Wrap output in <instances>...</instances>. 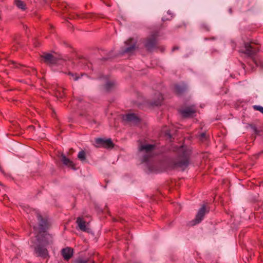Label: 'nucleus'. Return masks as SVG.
<instances>
[{
  "label": "nucleus",
  "mask_w": 263,
  "mask_h": 263,
  "mask_svg": "<svg viewBox=\"0 0 263 263\" xmlns=\"http://www.w3.org/2000/svg\"><path fill=\"white\" fill-rule=\"evenodd\" d=\"M260 47V46L258 43L254 42L245 43L244 46L240 49L239 51L251 57L259 50Z\"/></svg>",
  "instance_id": "1"
},
{
  "label": "nucleus",
  "mask_w": 263,
  "mask_h": 263,
  "mask_svg": "<svg viewBox=\"0 0 263 263\" xmlns=\"http://www.w3.org/2000/svg\"><path fill=\"white\" fill-rule=\"evenodd\" d=\"M180 151H182V154L179 157L178 161L175 162V165L176 167H180L184 170L189 164L191 151L188 149L185 150L183 146L180 148Z\"/></svg>",
  "instance_id": "2"
},
{
  "label": "nucleus",
  "mask_w": 263,
  "mask_h": 263,
  "mask_svg": "<svg viewBox=\"0 0 263 263\" xmlns=\"http://www.w3.org/2000/svg\"><path fill=\"white\" fill-rule=\"evenodd\" d=\"M157 36L156 34H152L146 40L145 46L148 50L151 51L158 48V42Z\"/></svg>",
  "instance_id": "3"
},
{
  "label": "nucleus",
  "mask_w": 263,
  "mask_h": 263,
  "mask_svg": "<svg viewBox=\"0 0 263 263\" xmlns=\"http://www.w3.org/2000/svg\"><path fill=\"white\" fill-rule=\"evenodd\" d=\"M95 145L98 147H103L106 148H112L114 144L110 139H104L102 138H97L95 140Z\"/></svg>",
  "instance_id": "4"
},
{
  "label": "nucleus",
  "mask_w": 263,
  "mask_h": 263,
  "mask_svg": "<svg viewBox=\"0 0 263 263\" xmlns=\"http://www.w3.org/2000/svg\"><path fill=\"white\" fill-rule=\"evenodd\" d=\"M205 213V206L204 205H203L202 207L199 210L198 213L196 215L195 219H194V220L192 221L193 223L192 224V225L194 226L200 222L202 220L203 217L204 216Z\"/></svg>",
  "instance_id": "5"
},
{
  "label": "nucleus",
  "mask_w": 263,
  "mask_h": 263,
  "mask_svg": "<svg viewBox=\"0 0 263 263\" xmlns=\"http://www.w3.org/2000/svg\"><path fill=\"white\" fill-rule=\"evenodd\" d=\"M196 109L194 106L187 107L184 109L180 110V113L184 118H188L192 117L196 112Z\"/></svg>",
  "instance_id": "6"
},
{
  "label": "nucleus",
  "mask_w": 263,
  "mask_h": 263,
  "mask_svg": "<svg viewBox=\"0 0 263 263\" xmlns=\"http://www.w3.org/2000/svg\"><path fill=\"white\" fill-rule=\"evenodd\" d=\"M61 254L64 259L68 261L72 257L73 254V250L70 247H66L62 250Z\"/></svg>",
  "instance_id": "7"
},
{
  "label": "nucleus",
  "mask_w": 263,
  "mask_h": 263,
  "mask_svg": "<svg viewBox=\"0 0 263 263\" xmlns=\"http://www.w3.org/2000/svg\"><path fill=\"white\" fill-rule=\"evenodd\" d=\"M42 57L44 62L47 64H55L57 62V59L53 55L49 53L45 54Z\"/></svg>",
  "instance_id": "8"
},
{
  "label": "nucleus",
  "mask_w": 263,
  "mask_h": 263,
  "mask_svg": "<svg viewBox=\"0 0 263 263\" xmlns=\"http://www.w3.org/2000/svg\"><path fill=\"white\" fill-rule=\"evenodd\" d=\"M76 222L79 229L84 232H86L88 230L87 228V224L86 221L84 220L83 218L79 217L77 218Z\"/></svg>",
  "instance_id": "9"
},
{
  "label": "nucleus",
  "mask_w": 263,
  "mask_h": 263,
  "mask_svg": "<svg viewBox=\"0 0 263 263\" xmlns=\"http://www.w3.org/2000/svg\"><path fill=\"white\" fill-rule=\"evenodd\" d=\"M35 252L38 256L44 258H47L48 256L47 250L41 246H39L35 248Z\"/></svg>",
  "instance_id": "10"
},
{
  "label": "nucleus",
  "mask_w": 263,
  "mask_h": 263,
  "mask_svg": "<svg viewBox=\"0 0 263 263\" xmlns=\"http://www.w3.org/2000/svg\"><path fill=\"white\" fill-rule=\"evenodd\" d=\"M123 119L125 121L137 123L139 121L138 118L134 114H127L123 116Z\"/></svg>",
  "instance_id": "11"
},
{
  "label": "nucleus",
  "mask_w": 263,
  "mask_h": 263,
  "mask_svg": "<svg viewBox=\"0 0 263 263\" xmlns=\"http://www.w3.org/2000/svg\"><path fill=\"white\" fill-rule=\"evenodd\" d=\"M154 145L146 144L144 145H141L139 147V149L141 152L145 151L147 155H151L152 152L154 149Z\"/></svg>",
  "instance_id": "12"
},
{
  "label": "nucleus",
  "mask_w": 263,
  "mask_h": 263,
  "mask_svg": "<svg viewBox=\"0 0 263 263\" xmlns=\"http://www.w3.org/2000/svg\"><path fill=\"white\" fill-rule=\"evenodd\" d=\"M62 161L64 164L75 170V165L72 161L66 157L65 156H62Z\"/></svg>",
  "instance_id": "13"
},
{
  "label": "nucleus",
  "mask_w": 263,
  "mask_h": 263,
  "mask_svg": "<svg viewBox=\"0 0 263 263\" xmlns=\"http://www.w3.org/2000/svg\"><path fill=\"white\" fill-rule=\"evenodd\" d=\"M92 14L86 13V14H75L72 13L70 15V18L77 19V18H89L91 17Z\"/></svg>",
  "instance_id": "14"
},
{
  "label": "nucleus",
  "mask_w": 263,
  "mask_h": 263,
  "mask_svg": "<svg viewBox=\"0 0 263 263\" xmlns=\"http://www.w3.org/2000/svg\"><path fill=\"white\" fill-rule=\"evenodd\" d=\"M126 45H130L129 47H127L125 52H129L135 49V44L134 39H129L126 42Z\"/></svg>",
  "instance_id": "15"
},
{
  "label": "nucleus",
  "mask_w": 263,
  "mask_h": 263,
  "mask_svg": "<svg viewBox=\"0 0 263 263\" xmlns=\"http://www.w3.org/2000/svg\"><path fill=\"white\" fill-rule=\"evenodd\" d=\"M57 98H63L65 95L64 90L63 88H59L55 92Z\"/></svg>",
  "instance_id": "16"
},
{
  "label": "nucleus",
  "mask_w": 263,
  "mask_h": 263,
  "mask_svg": "<svg viewBox=\"0 0 263 263\" xmlns=\"http://www.w3.org/2000/svg\"><path fill=\"white\" fill-rule=\"evenodd\" d=\"M26 211L27 212L30 213L31 212H32L33 213H34L36 214V217L37 218V219L39 220V221H42L43 219H42L41 215L39 213H37L36 211H35L34 210H31L29 207H28V208H26Z\"/></svg>",
  "instance_id": "17"
},
{
  "label": "nucleus",
  "mask_w": 263,
  "mask_h": 263,
  "mask_svg": "<svg viewBox=\"0 0 263 263\" xmlns=\"http://www.w3.org/2000/svg\"><path fill=\"white\" fill-rule=\"evenodd\" d=\"M15 4L18 8L22 10L25 9V5L23 2L20 0H15Z\"/></svg>",
  "instance_id": "18"
},
{
  "label": "nucleus",
  "mask_w": 263,
  "mask_h": 263,
  "mask_svg": "<svg viewBox=\"0 0 263 263\" xmlns=\"http://www.w3.org/2000/svg\"><path fill=\"white\" fill-rule=\"evenodd\" d=\"M78 158L81 161L86 160V153L84 151H80L78 155Z\"/></svg>",
  "instance_id": "19"
},
{
  "label": "nucleus",
  "mask_w": 263,
  "mask_h": 263,
  "mask_svg": "<svg viewBox=\"0 0 263 263\" xmlns=\"http://www.w3.org/2000/svg\"><path fill=\"white\" fill-rule=\"evenodd\" d=\"M76 263H94V261L91 260L83 259L79 258L76 260Z\"/></svg>",
  "instance_id": "20"
},
{
  "label": "nucleus",
  "mask_w": 263,
  "mask_h": 263,
  "mask_svg": "<svg viewBox=\"0 0 263 263\" xmlns=\"http://www.w3.org/2000/svg\"><path fill=\"white\" fill-rule=\"evenodd\" d=\"M162 101H163L162 96L160 94V95H159L158 100L155 102L153 104L156 106L160 105L161 104V103H162Z\"/></svg>",
  "instance_id": "21"
},
{
  "label": "nucleus",
  "mask_w": 263,
  "mask_h": 263,
  "mask_svg": "<svg viewBox=\"0 0 263 263\" xmlns=\"http://www.w3.org/2000/svg\"><path fill=\"white\" fill-rule=\"evenodd\" d=\"M175 91L177 94H180L183 91V89L177 85L175 87Z\"/></svg>",
  "instance_id": "22"
},
{
  "label": "nucleus",
  "mask_w": 263,
  "mask_h": 263,
  "mask_svg": "<svg viewBox=\"0 0 263 263\" xmlns=\"http://www.w3.org/2000/svg\"><path fill=\"white\" fill-rule=\"evenodd\" d=\"M114 85H115L114 82H108L106 84V86H105L106 90H109L111 88V87H112Z\"/></svg>",
  "instance_id": "23"
},
{
  "label": "nucleus",
  "mask_w": 263,
  "mask_h": 263,
  "mask_svg": "<svg viewBox=\"0 0 263 263\" xmlns=\"http://www.w3.org/2000/svg\"><path fill=\"white\" fill-rule=\"evenodd\" d=\"M253 107L255 110L259 111L263 114V107L258 105H254Z\"/></svg>",
  "instance_id": "24"
},
{
  "label": "nucleus",
  "mask_w": 263,
  "mask_h": 263,
  "mask_svg": "<svg viewBox=\"0 0 263 263\" xmlns=\"http://www.w3.org/2000/svg\"><path fill=\"white\" fill-rule=\"evenodd\" d=\"M69 74L71 76L70 79L76 81L78 79L79 77L77 76L76 74H72L71 73H69Z\"/></svg>",
  "instance_id": "25"
},
{
  "label": "nucleus",
  "mask_w": 263,
  "mask_h": 263,
  "mask_svg": "<svg viewBox=\"0 0 263 263\" xmlns=\"http://www.w3.org/2000/svg\"><path fill=\"white\" fill-rule=\"evenodd\" d=\"M74 153V149L73 148H70L69 150V152L68 153V154L69 155H72L73 153Z\"/></svg>",
  "instance_id": "26"
},
{
  "label": "nucleus",
  "mask_w": 263,
  "mask_h": 263,
  "mask_svg": "<svg viewBox=\"0 0 263 263\" xmlns=\"http://www.w3.org/2000/svg\"><path fill=\"white\" fill-rule=\"evenodd\" d=\"M12 64L13 65L14 67H17V64L14 62H12Z\"/></svg>",
  "instance_id": "27"
},
{
  "label": "nucleus",
  "mask_w": 263,
  "mask_h": 263,
  "mask_svg": "<svg viewBox=\"0 0 263 263\" xmlns=\"http://www.w3.org/2000/svg\"><path fill=\"white\" fill-rule=\"evenodd\" d=\"M204 135H204V134H202V137H204Z\"/></svg>",
  "instance_id": "28"
},
{
  "label": "nucleus",
  "mask_w": 263,
  "mask_h": 263,
  "mask_svg": "<svg viewBox=\"0 0 263 263\" xmlns=\"http://www.w3.org/2000/svg\"><path fill=\"white\" fill-rule=\"evenodd\" d=\"M147 158H144V161H147Z\"/></svg>",
  "instance_id": "29"
},
{
  "label": "nucleus",
  "mask_w": 263,
  "mask_h": 263,
  "mask_svg": "<svg viewBox=\"0 0 263 263\" xmlns=\"http://www.w3.org/2000/svg\"><path fill=\"white\" fill-rule=\"evenodd\" d=\"M163 50H164V49H163V48H162L161 51H163Z\"/></svg>",
  "instance_id": "30"
}]
</instances>
